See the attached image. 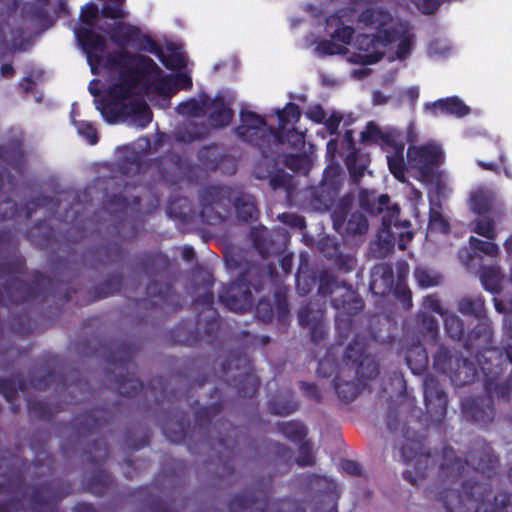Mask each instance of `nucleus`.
Wrapping results in <instances>:
<instances>
[{
  "mask_svg": "<svg viewBox=\"0 0 512 512\" xmlns=\"http://www.w3.org/2000/svg\"><path fill=\"white\" fill-rule=\"evenodd\" d=\"M104 65L119 72L118 81L109 87V98L128 100L140 83L147 94L152 90L165 97L177 93L173 77L163 75L161 68L149 56L125 49L115 50L106 56Z\"/></svg>",
  "mask_w": 512,
  "mask_h": 512,
  "instance_id": "obj_1",
  "label": "nucleus"
},
{
  "mask_svg": "<svg viewBox=\"0 0 512 512\" xmlns=\"http://www.w3.org/2000/svg\"><path fill=\"white\" fill-rule=\"evenodd\" d=\"M227 264L239 272L233 281L223 285L218 293L219 302L228 310L241 314L255 308V314L260 320L266 323L271 322L274 311L270 300L260 297L255 303V297L264 290L268 279H273L277 274L275 266L234 258L228 260Z\"/></svg>",
  "mask_w": 512,
  "mask_h": 512,
  "instance_id": "obj_2",
  "label": "nucleus"
},
{
  "mask_svg": "<svg viewBox=\"0 0 512 512\" xmlns=\"http://www.w3.org/2000/svg\"><path fill=\"white\" fill-rule=\"evenodd\" d=\"M492 486L487 482L464 481L461 489L434 484L427 488L430 500L442 503L445 512H512V494L501 492L493 497Z\"/></svg>",
  "mask_w": 512,
  "mask_h": 512,
  "instance_id": "obj_3",
  "label": "nucleus"
},
{
  "mask_svg": "<svg viewBox=\"0 0 512 512\" xmlns=\"http://www.w3.org/2000/svg\"><path fill=\"white\" fill-rule=\"evenodd\" d=\"M200 212L202 222L209 225H217L225 221L231 206L234 207L236 217L243 223L256 222L260 211L254 196L239 193L232 197V189L227 186H208L199 195Z\"/></svg>",
  "mask_w": 512,
  "mask_h": 512,
  "instance_id": "obj_4",
  "label": "nucleus"
},
{
  "mask_svg": "<svg viewBox=\"0 0 512 512\" xmlns=\"http://www.w3.org/2000/svg\"><path fill=\"white\" fill-rule=\"evenodd\" d=\"M359 206L371 216L382 214L381 228L377 237L386 250L393 249L396 245L399 250H405L414 234L409 220H400V207L391 205L387 194L377 196L374 191L362 189L359 192Z\"/></svg>",
  "mask_w": 512,
  "mask_h": 512,
  "instance_id": "obj_5",
  "label": "nucleus"
},
{
  "mask_svg": "<svg viewBox=\"0 0 512 512\" xmlns=\"http://www.w3.org/2000/svg\"><path fill=\"white\" fill-rule=\"evenodd\" d=\"M22 173L26 166L24 132L10 129L4 143L0 145V221L12 219L18 212L16 202L10 194L16 187L15 177L3 165Z\"/></svg>",
  "mask_w": 512,
  "mask_h": 512,
  "instance_id": "obj_6",
  "label": "nucleus"
},
{
  "mask_svg": "<svg viewBox=\"0 0 512 512\" xmlns=\"http://www.w3.org/2000/svg\"><path fill=\"white\" fill-rule=\"evenodd\" d=\"M376 354H342V367L333 378V388L340 402L349 404L364 390L368 380L380 373Z\"/></svg>",
  "mask_w": 512,
  "mask_h": 512,
  "instance_id": "obj_7",
  "label": "nucleus"
},
{
  "mask_svg": "<svg viewBox=\"0 0 512 512\" xmlns=\"http://www.w3.org/2000/svg\"><path fill=\"white\" fill-rule=\"evenodd\" d=\"M476 451L469 450L468 458H462L456 455L454 448L445 445L442 448L439 464V476L442 478L456 479L462 477L470 466L487 477H492L496 473L499 465V458L492 447L484 440H477Z\"/></svg>",
  "mask_w": 512,
  "mask_h": 512,
  "instance_id": "obj_8",
  "label": "nucleus"
},
{
  "mask_svg": "<svg viewBox=\"0 0 512 512\" xmlns=\"http://www.w3.org/2000/svg\"><path fill=\"white\" fill-rule=\"evenodd\" d=\"M137 264L149 277L146 287L149 303L154 307L173 304L174 288L169 275V258L160 251H146L138 255Z\"/></svg>",
  "mask_w": 512,
  "mask_h": 512,
  "instance_id": "obj_9",
  "label": "nucleus"
},
{
  "mask_svg": "<svg viewBox=\"0 0 512 512\" xmlns=\"http://www.w3.org/2000/svg\"><path fill=\"white\" fill-rule=\"evenodd\" d=\"M492 361L494 356L486 357V354H433L434 369L448 376L453 385L463 387L478 379L481 366L484 362Z\"/></svg>",
  "mask_w": 512,
  "mask_h": 512,
  "instance_id": "obj_10",
  "label": "nucleus"
},
{
  "mask_svg": "<svg viewBox=\"0 0 512 512\" xmlns=\"http://www.w3.org/2000/svg\"><path fill=\"white\" fill-rule=\"evenodd\" d=\"M221 378L237 389L242 398H253L261 381L255 374L250 354H226L221 360Z\"/></svg>",
  "mask_w": 512,
  "mask_h": 512,
  "instance_id": "obj_11",
  "label": "nucleus"
},
{
  "mask_svg": "<svg viewBox=\"0 0 512 512\" xmlns=\"http://www.w3.org/2000/svg\"><path fill=\"white\" fill-rule=\"evenodd\" d=\"M109 367L105 371V383L123 397H135L144 389L143 383L136 376L135 354H104Z\"/></svg>",
  "mask_w": 512,
  "mask_h": 512,
  "instance_id": "obj_12",
  "label": "nucleus"
},
{
  "mask_svg": "<svg viewBox=\"0 0 512 512\" xmlns=\"http://www.w3.org/2000/svg\"><path fill=\"white\" fill-rule=\"evenodd\" d=\"M67 379L64 378L62 373L49 369L46 366L34 367L30 371L28 379L18 377L17 380L12 378H0V394L8 401L11 402L15 399L18 391L25 392L28 389L38 391L46 390L52 384H61L66 388Z\"/></svg>",
  "mask_w": 512,
  "mask_h": 512,
  "instance_id": "obj_13",
  "label": "nucleus"
},
{
  "mask_svg": "<svg viewBox=\"0 0 512 512\" xmlns=\"http://www.w3.org/2000/svg\"><path fill=\"white\" fill-rule=\"evenodd\" d=\"M331 305L337 310L335 329L338 344H344L354 328V316L364 308V301L355 290L344 287V294L331 298Z\"/></svg>",
  "mask_w": 512,
  "mask_h": 512,
  "instance_id": "obj_14",
  "label": "nucleus"
},
{
  "mask_svg": "<svg viewBox=\"0 0 512 512\" xmlns=\"http://www.w3.org/2000/svg\"><path fill=\"white\" fill-rule=\"evenodd\" d=\"M400 460L408 466L403 471V478L412 485L424 479L432 464L430 451L426 449L423 441L418 439H406L399 449Z\"/></svg>",
  "mask_w": 512,
  "mask_h": 512,
  "instance_id": "obj_15",
  "label": "nucleus"
},
{
  "mask_svg": "<svg viewBox=\"0 0 512 512\" xmlns=\"http://www.w3.org/2000/svg\"><path fill=\"white\" fill-rule=\"evenodd\" d=\"M504 334L507 346L503 350L493 345V329L487 320L479 321L463 342L467 352H512V319H505Z\"/></svg>",
  "mask_w": 512,
  "mask_h": 512,
  "instance_id": "obj_16",
  "label": "nucleus"
},
{
  "mask_svg": "<svg viewBox=\"0 0 512 512\" xmlns=\"http://www.w3.org/2000/svg\"><path fill=\"white\" fill-rule=\"evenodd\" d=\"M111 40L119 47L124 48L128 45L139 51H146L154 54L157 58L162 55L161 46L148 34L133 25L123 22L115 24L111 28Z\"/></svg>",
  "mask_w": 512,
  "mask_h": 512,
  "instance_id": "obj_17",
  "label": "nucleus"
},
{
  "mask_svg": "<svg viewBox=\"0 0 512 512\" xmlns=\"http://www.w3.org/2000/svg\"><path fill=\"white\" fill-rule=\"evenodd\" d=\"M424 403L431 422L441 425L447 414L448 397L438 379L428 374L424 378Z\"/></svg>",
  "mask_w": 512,
  "mask_h": 512,
  "instance_id": "obj_18",
  "label": "nucleus"
},
{
  "mask_svg": "<svg viewBox=\"0 0 512 512\" xmlns=\"http://www.w3.org/2000/svg\"><path fill=\"white\" fill-rule=\"evenodd\" d=\"M350 206L351 202L348 199H341L337 203L331 214L333 228L339 233L343 229L348 236L362 235L368 230V220L359 211L350 213L347 219Z\"/></svg>",
  "mask_w": 512,
  "mask_h": 512,
  "instance_id": "obj_19",
  "label": "nucleus"
},
{
  "mask_svg": "<svg viewBox=\"0 0 512 512\" xmlns=\"http://www.w3.org/2000/svg\"><path fill=\"white\" fill-rule=\"evenodd\" d=\"M341 188L340 174L336 169L326 168L323 178L310 195V204L316 210H329L335 202Z\"/></svg>",
  "mask_w": 512,
  "mask_h": 512,
  "instance_id": "obj_20",
  "label": "nucleus"
},
{
  "mask_svg": "<svg viewBox=\"0 0 512 512\" xmlns=\"http://www.w3.org/2000/svg\"><path fill=\"white\" fill-rule=\"evenodd\" d=\"M270 496V487L245 490L230 499L229 512H268L272 503Z\"/></svg>",
  "mask_w": 512,
  "mask_h": 512,
  "instance_id": "obj_21",
  "label": "nucleus"
},
{
  "mask_svg": "<svg viewBox=\"0 0 512 512\" xmlns=\"http://www.w3.org/2000/svg\"><path fill=\"white\" fill-rule=\"evenodd\" d=\"M443 159L441 148L435 144L410 145L407 149L408 163L411 167L417 168L423 177L431 176L434 167L439 166Z\"/></svg>",
  "mask_w": 512,
  "mask_h": 512,
  "instance_id": "obj_22",
  "label": "nucleus"
},
{
  "mask_svg": "<svg viewBox=\"0 0 512 512\" xmlns=\"http://www.w3.org/2000/svg\"><path fill=\"white\" fill-rule=\"evenodd\" d=\"M71 490L69 483H63L61 487H55L54 482L35 485L29 498L30 510L43 512L44 508L51 506V512H54L57 502L68 496Z\"/></svg>",
  "mask_w": 512,
  "mask_h": 512,
  "instance_id": "obj_23",
  "label": "nucleus"
},
{
  "mask_svg": "<svg viewBox=\"0 0 512 512\" xmlns=\"http://www.w3.org/2000/svg\"><path fill=\"white\" fill-rule=\"evenodd\" d=\"M75 35L79 45L87 56L91 72L96 74L97 67L102 63L103 53L107 47L106 39L95 32L93 27L80 26L75 29Z\"/></svg>",
  "mask_w": 512,
  "mask_h": 512,
  "instance_id": "obj_24",
  "label": "nucleus"
},
{
  "mask_svg": "<svg viewBox=\"0 0 512 512\" xmlns=\"http://www.w3.org/2000/svg\"><path fill=\"white\" fill-rule=\"evenodd\" d=\"M112 420V414L105 408H93L90 411L76 415L72 420V426L77 436L98 433Z\"/></svg>",
  "mask_w": 512,
  "mask_h": 512,
  "instance_id": "obj_25",
  "label": "nucleus"
},
{
  "mask_svg": "<svg viewBox=\"0 0 512 512\" xmlns=\"http://www.w3.org/2000/svg\"><path fill=\"white\" fill-rule=\"evenodd\" d=\"M298 320L303 328L309 329L312 342L320 343L327 338L328 328L322 311L305 305L298 312Z\"/></svg>",
  "mask_w": 512,
  "mask_h": 512,
  "instance_id": "obj_26",
  "label": "nucleus"
},
{
  "mask_svg": "<svg viewBox=\"0 0 512 512\" xmlns=\"http://www.w3.org/2000/svg\"><path fill=\"white\" fill-rule=\"evenodd\" d=\"M202 106L209 111L208 120L214 128H224L230 125L234 118V110L222 94L212 99L202 101Z\"/></svg>",
  "mask_w": 512,
  "mask_h": 512,
  "instance_id": "obj_27",
  "label": "nucleus"
},
{
  "mask_svg": "<svg viewBox=\"0 0 512 512\" xmlns=\"http://www.w3.org/2000/svg\"><path fill=\"white\" fill-rule=\"evenodd\" d=\"M415 329L417 333V346L421 352H426L427 346H434L439 339V324L437 319L426 313H418L415 317Z\"/></svg>",
  "mask_w": 512,
  "mask_h": 512,
  "instance_id": "obj_28",
  "label": "nucleus"
},
{
  "mask_svg": "<svg viewBox=\"0 0 512 512\" xmlns=\"http://www.w3.org/2000/svg\"><path fill=\"white\" fill-rule=\"evenodd\" d=\"M88 254L93 265L96 267L122 262L126 256V251L120 243L109 241L91 248Z\"/></svg>",
  "mask_w": 512,
  "mask_h": 512,
  "instance_id": "obj_29",
  "label": "nucleus"
},
{
  "mask_svg": "<svg viewBox=\"0 0 512 512\" xmlns=\"http://www.w3.org/2000/svg\"><path fill=\"white\" fill-rule=\"evenodd\" d=\"M160 426L167 440L171 443H182L190 426L189 416L186 412H181L173 417L169 415L161 421Z\"/></svg>",
  "mask_w": 512,
  "mask_h": 512,
  "instance_id": "obj_30",
  "label": "nucleus"
},
{
  "mask_svg": "<svg viewBox=\"0 0 512 512\" xmlns=\"http://www.w3.org/2000/svg\"><path fill=\"white\" fill-rule=\"evenodd\" d=\"M425 108L429 109L433 116L450 115L461 118L470 113L469 106L458 96L441 98L432 103H426Z\"/></svg>",
  "mask_w": 512,
  "mask_h": 512,
  "instance_id": "obj_31",
  "label": "nucleus"
},
{
  "mask_svg": "<svg viewBox=\"0 0 512 512\" xmlns=\"http://www.w3.org/2000/svg\"><path fill=\"white\" fill-rule=\"evenodd\" d=\"M274 131L275 129L271 126H268L267 130H262V127L251 128L248 125H238L234 130L241 141L259 149L269 143L270 138L274 136Z\"/></svg>",
  "mask_w": 512,
  "mask_h": 512,
  "instance_id": "obj_32",
  "label": "nucleus"
},
{
  "mask_svg": "<svg viewBox=\"0 0 512 512\" xmlns=\"http://www.w3.org/2000/svg\"><path fill=\"white\" fill-rule=\"evenodd\" d=\"M300 407L299 402L295 399L294 393L288 391L284 394H278L270 398L267 402V410L271 415L288 416L296 412Z\"/></svg>",
  "mask_w": 512,
  "mask_h": 512,
  "instance_id": "obj_33",
  "label": "nucleus"
},
{
  "mask_svg": "<svg viewBox=\"0 0 512 512\" xmlns=\"http://www.w3.org/2000/svg\"><path fill=\"white\" fill-rule=\"evenodd\" d=\"M357 20L365 27L379 32L380 29L389 26L392 23L393 17L391 13L385 9L366 8L360 12Z\"/></svg>",
  "mask_w": 512,
  "mask_h": 512,
  "instance_id": "obj_34",
  "label": "nucleus"
},
{
  "mask_svg": "<svg viewBox=\"0 0 512 512\" xmlns=\"http://www.w3.org/2000/svg\"><path fill=\"white\" fill-rule=\"evenodd\" d=\"M457 309L464 316H470L479 321L486 319L485 299L482 295H466L457 301Z\"/></svg>",
  "mask_w": 512,
  "mask_h": 512,
  "instance_id": "obj_35",
  "label": "nucleus"
},
{
  "mask_svg": "<svg viewBox=\"0 0 512 512\" xmlns=\"http://www.w3.org/2000/svg\"><path fill=\"white\" fill-rule=\"evenodd\" d=\"M26 238L33 245L49 248L55 239V231L46 220H41L26 231Z\"/></svg>",
  "mask_w": 512,
  "mask_h": 512,
  "instance_id": "obj_36",
  "label": "nucleus"
},
{
  "mask_svg": "<svg viewBox=\"0 0 512 512\" xmlns=\"http://www.w3.org/2000/svg\"><path fill=\"white\" fill-rule=\"evenodd\" d=\"M122 112L130 116L141 128L147 127L153 118L152 111L148 104L140 100H131L123 104Z\"/></svg>",
  "mask_w": 512,
  "mask_h": 512,
  "instance_id": "obj_37",
  "label": "nucleus"
},
{
  "mask_svg": "<svg viewBox=\"0 0 512 512\" xmlns=\"http://www.w3.org/2000/svg\"><path fill=\"white\" fill-rule=\"evenodd\" d=\"M394 131H382L380 127L370 121L366 124L365 130L361 132L360 142L364 145H380L393 144Z\"/></svg>",
  "mask_w": 512,
  "mask_h": 512,
  "instance_id": "obj_38",
  "label": "nucleus"
},
{
  "mask_svg": "<svg viewBox=\"0 0 512 512\" xmlns=\"http://www.w3.org/2000/svg\"><path fill=\"white\" fill-rule=\"evenodd\" d=\"M344 287L354 290L352 284L339 282L336 277L328 271L320 272L318 294L322 297H340L341 294H344Z\"/></svg>",
  "mask_w": 512,
  "mask_h": 512,
  "instance_id": "obj_39",
  "label": "nucleus"
},
{
  "mask_svg": "<svg viewBox=\"0 0 512 512\" xmlns=\"http://www.w3.org/2000/svg\"><path fill=\"white\" fill-rule=\"evenodd\" d=\"M113 485L114 479L103 469L92 473L85 482L87 491L98 497L104 496Z\"/></svg>",
  "mask_w": 512,
  "mask_h": 512,
  "instance_id": "obj_40",
  "label": "nucleus"
},
{
  "mask_svg": "<svg viewBox=\"0 0 512 512\" xmlns=\"http://www.w3.org/2000/svg\"><path fill=\"white\" fill-rule=\"evenodd\" d=\"M209 134L205 123L190 122L180 127L174 134V138L179 143L190 144L206 138Z\"/></svg>",
  "mask_w": 512,
  "mask_h": 512,
  "instance_id": "obj_41",
  "label": "nucleus"
},
{
  "mask_svg": "<svg viewBox=\"0 0 512 512\" xmlns=\"http://www.w3.org/2000/svg\"><path fill=\"white\" fill-rule=\"evenodd\" d=\"M344 140L353 147V150L347 155L346 165L351 177L358 182L363 177L367 164L364 161L359 162V151L355 148L352 130H347L344 134Z\"/></svg>",
  "mask_w": 512,
  "mask_h": 512,
  "instance_id": "obj_42",
  "label": "nucleus"
},
{
  "mask_svg": "<svg viewBox=\"0 0 512 512\" xmlns=\"http://www.w3.org/2000/svg\"><path fill=\"white\" fill-rule=\"evenodd\" d=\"M160 178L168 184H174L177 178V171L180 169L181 159L176 155L161 156L155 160Z\"/></svg>",
  "mask_w": 512,
  "mask_h": 512,
  "instance_id": "obj_43",
  "label": "nucleus"
},
{
  "mask_svg": "<svg viewBox=\"0 0 512 512\" xmlns=\"http://www.w3.org/2000/svg\"><path fill=\"white\" fill-rule=\"evenodd\" d=\"M374 34H360L357 37V47L359 50L366 52L364 55L365 63L373 64L380 61L384 56V51L382 50L379 41H372Z\"/></svg>",
  "mask_w": 512,
  "mask_h": 512,
  "instance_id": "obj_44",
  "label": "nucleus"
},
{
  "mask_svg": "<svg viewBox=\"0 0 512 512\" xmlns=\"http://www.w3.org/2000/svg\"><path fill=\"white\" fill-rule=\"evenodd\" d=\"M211 314L212 315L205 319V321L202 320L200 315L196 320V328L199 334V339L209 342H212L217 337L221 325V321L217 312L213 311Z\"/></svg>",
  "mask_w": 512,
  "mask_h": 512,
  "instance_id": "obj_45",
  "label": "nucleus"
},
{
  "mask_svg": "<svg viewBox=\"0 0 512 512\" xmlns=\"http://www.w3.org/2000/svg\"><path fill=\"white\" fill-rule=\"evenodd\" d=\"M407 30V26L402 23L392 26L389 25L380 29L379 32H376L373 38L367 39H371L372 41H379L380 46L383 49L398 41L403 36V34L407 32Z\"/></svg>",
  "mask_w": 512,
  "mask_h": 512,
  "instance_id": "obj_46",
  "label": "nucleus"
},
{
  "mask_svg": "<svg viewBox=\"0 0 512 512\" xmlns=\"http://www.w3.org/2000/svg\"><path fill=\"white\" fill-rule=\"evenodd\" d=\"M480 280L486 291L492 294L501 292L503 276L499 268L494 266L483 267L480 271Z\"/></svg>",
  "mask_w": 512,
  "mask_h": 512,
  "instance_id": "obj_47",
  "label": "nucleus"
},
{
  "mask_svg": "<svg viewBox=\"0 0 512 512\" xmlns=\"http://www.w3.org/2000/svg\"><path fill=\"white\" fill-rule=\"evenodd\" d=\"M123 284V276L120 273L109 275L103 282L94 288V300H100L118 293Z\"/></svg>",
  "mask_w": 512,
  "mask_h": 512,
  "instance_id": "obj_48",
  "label": "nucleus"
},
{
  "mask_svg": "<svg viewBox=\"0 0 512 512\" xmlns=\"http://www.w3.org/2000/svg\"><path fill=\"white\" fill-rule=\"evenodd\" d=\"M276 425L278 431L291 442L300 443L307 436V428L299 420L277 422Z\"/></svg>",
  "mask_w": 512,
  "mask_h": 512,
  "instance_id": "obj_49",
  "label": "nucleus"
},
{
  "mask_svg": "<svg viewBox=\"0 0 512 512\" xmlns=\"http://www.w3.org/2000/svg\"><path fill=\"white\" fill-rule=\"evenodd\" d=\"M87 461L91 464L104 463L109 457V448L104 438L99 437L89 442L84 448Z\"/></svg>",
  "mask_w": 512,
  "mask_h": 512,
  "instance_id": "obj_50",
  "label": "nucleus"
},
{
  "mask_svg": "<svg viewBox=\"0 0 512 512\" xmlns=\"http://www.w3.org/2000/svg\"><path fill=\"white\" fill-rule=\"evenodd\" d=\"M444 328L447 336L452 340L463 341L465 339L464 321L455 313H447L444 317Z\"/></svg>",
  "mask_w": 512,
  "mask_h": 512,
  "instance_id": "obj_51",
  "label": "nucleus"
},
{
  "mask_svg": "<svg viewBox=\"0 0 512 512\" xmlns=\"http://www.w3.org/2000/svg\"><path fill=\"white\" fill-rule=\"evenodd\" d=\"M340 367H342V358L339 361L338 354H324V357L318 361L317 375L322 378L332 376L334 378Z\"/></svg>",
  "mask_w": 512,
  "mask_h": 512,
  "instance_id": "obj_52",
  "label": "nucleus"
},
{
  "mask_svg": "<svg viewBox=\"0 0 512 512\" xmlns=\"http://www.w3.org/2000/svg\"><path fill=\"white\" fill-rule=\"evenodd\" d=\"M223 409V402L217 401L208 406H203L195 412V426L199 429L208 427L212 419Z\"/></svg>",
  "mask_w": 512,
  "mask_h": 512,
  "instance_id": "obj_53",
  "label": "nucleus"
},
{
  "mask_svg": "<svg viewBox=\"0 0 512 512\" xmlns=\"http://www.w3.org/2000/svg\"><path fill=\"white\" fill-rule=\"evenodd\" d=\"M28 412L32 417L39 420L49 421L60 411L58 407H51L46 401H28Z\"/></svg>",
  "mask_w": 512,
  "mask_h": 512,
  "instance_id": "obj_54",
  "label": "nucleus"
},
{
  "mask_svg": "<svg viewBox=\"0 0 512 512\" xmlns=\"http://www.w3.org/2000/svg\"><path fill=\"white\" fill-rule=\"evenodd\" d=\"M414 277L422 288L438 286L442 281V275L430 268L418 266L414 270Z\"/></svg>",
  "mask_w": 512,
  "mask_h": 512,
  "instance_id": "obj_55",
  "label": "nucleus"
},
{
  "mask_svg": "<svg viewBox=\"0 0 512 512\" xmlns=\"http://www.w3.org/2000/svg\"><path fill=\"white\" fill-rule=\"evenodd\" d=\"M274 137L278 143H287L294 149H301L305 145V134L295 128L289 129L286 133L277 129L274 131Z\"/></svg>",
  "mask_w": 512,
  "mask_h": 512,
  "instance_id": "obj_56",
  "label": "nucleus"
},
{
  "mask_svg": "<svg viewBox=\"0 0 512 512\" xmlns=\"http://www.w3.org/2000/svg\"><path fill=\"white\" fill-rule=\"evenodd\" d=\"M278 129L284 130L287 124L297 123L301 117L300 107L293 102H288L282 110L277 111Z\"/></svg>",
  "mask_w": 512,
  "mask_h": 512,
  "instance_id": "obj_57",
  "label": "nucleus"
},
{
  "mask_svg": "<svg viewBox=\"0 0 512 512\" xmlns=\"http://www.w3.org/2000/svg\"><path fill=\"white\" fill-rule=\"evenodd\" d=\"M218 425L225 427L228 434L225 436H222L221 433L219 432V437L217 439V446L224 449L225 451H227V453H228L227 458H228V460H231V458L234 455V449L237 445V441L230 440V436L231 435L237 436L236 428L233 427L230 422L225 421V420L220 421L218 423Z\"/></svg>",
  "mask_w": 512,
  "mask_h": 512,
  "instance_id": "obj_58",
  "label": "nucleus"
},
{
  "mask_svg": "<svg viewBox=\"0 0 512 512\" xmlns=\"http://www.w3.org/2000/svg\"><path fill=\"white\" fill-rule=\"evenodd\" d=\"M125 0H105L101 8V16L111 20H120L125 17L123 9Z\"/></svg>",
  "mask_w": 512,
  "mask_h": 512,
  "instance_id": "obj_59",
  "label": "nucleus"
},
{
  "mask_svg": "<svg viewBox=\"0 0 512 512\" xmlns=\"http://www.w3.org/2000/svg\"><path fill=\"white\" fill-rule=\"evenodd\" d=\"M470 248L476 254H483L490 257H496L499 253V247L497 244L491 241H484L474 236L469 238Z\"/></svg>",
  "mask_w": 512,
  "mask_h": 512,
  "instance_id": "obj_60",
  "label": "nucleus"
},
{
  "mask_svg": "<svg viewBox=\"0 0 512 512\" xmlns=\"http://www.w3.org/2000/svg\"><path fill=\"white\" fill-rule=\"evenodd\" d=\"M429 354H405V361L414 375H421L427 371Z\"/></svg>",
  "mask_w": 512,
  "mask_h": 512,
  "instance_id": "obj_61",
  "label": "nucleus"
},
{
  "mask_svg": "<svg viewBox=\"0 0 512 512\" xmlns=\"http://www.w3.org/2000/svg\"><path fill=\"white\" fill-rule=\"evenodd\" d=\"M299 455L295 462L300 467L313 466L315 464V457L313 455V444L310 441H302L299 445Z\"/></svg>",
  "mask_w": 512,
  "mask_h": 512,
  "instance_id": "obj_62",
  "label": "nucleus"
},
{
  "mask_svg": "<svg viewBox=\"0 0 512 512\" xmlns=\"http://www.w3.org/2000/svg\"><path fill=\"white\" fill-rule=\"evenodd\" d=\"M473 231L487 238L488 240H493L496 237L495 224L494 221L490 218L484 217L474 221Z\"/></svg>",
  "mask_w": 512,
  "mask_h": 512,
  "instance_id": "obj_63",
  "label": "nucleus"
},
{
  "mask_svg": "<svg viewBox=\"0 0 512 512\" xmlns=\"http://www.w3.org/2000/svg\"><path fill=\"white\" fill-rule=\"evenodd\" d=\"M104 204L106 209L112 213H124L130 205L128 199L122 194L108 195Z\"/></svg>",
  "mask_w": 512,
  "mask_h": 512,
  "instance_id": "obj_64",
  "label": "nucleus"
}]
</instances>
